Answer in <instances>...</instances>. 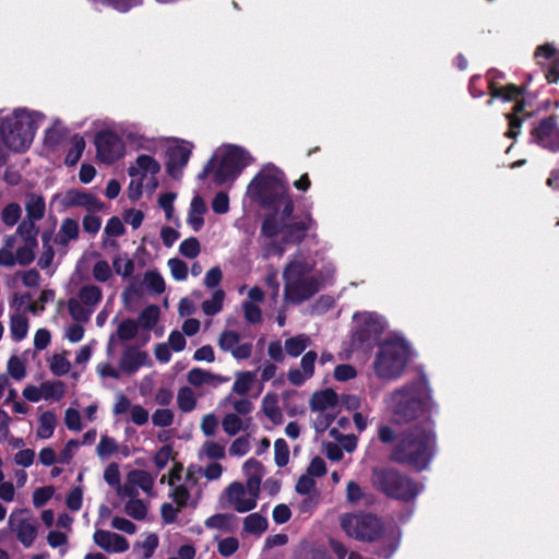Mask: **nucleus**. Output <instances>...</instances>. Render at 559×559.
<instances>
[{
    "label": "nucleus",
    "instance_id": "nucleus-1",
    "mask_svg": "<svg viewBox=\"0 0 559 559\" xmlns=\"http://www.w3.org/2000/svg\"><path fill=\"white\" fill-rule=\"evenodd\" d=\"M246 197L263 207L272 209L261 226V243L265 257H282L286 246L301 241L314 225L309 214L293 216L295 204L284 173L267 164L249 182Z\"/></svg>",
    "mask_w": 559,
    "mask_h": 559
},
{
    "label": "nucleus",
    "instance_id": "nucleus-2",
    "mask_svg": "<svg viewBox=\"0 0 559 559\" xmlns=\"http://www.w3.org/2000/svg\"><path fill=\"white\" fill-rule=\"evenodd\" d=\"M45 115L27 107L14 108L0 117V158L26 152L45 120Z\"/></svg>",
    "mask_w": 559,
    "mask_h": 559
},
{
    "label": "nucleus",
    "instance_id": "nucleus-3",
    "mask_svg": "<svg viewBox=\"0 0 559 559\" xmlns=\"http://www.w3.org/2000/svg\"><path fill=\"white\" fill-rule=\"evenodd\" d=\"M436 442L435 423L427 418L401 433L391 459L417 471L426 469L435 454Z\"/></svg>",
    "mask_w": 559,
    "mask_h": 559
},
{
    "label": "nucleus",
    "instance_id": "nucleus-4",
    "mask_svg": "<svg viewBox=\"0 0 559 559\" xmlns=\"http://www.w3.org/2000/svg\"><path fill=\"white\" fill-rule=\"evenodd\" d=\"M384 404L396 423H407L438 409L432 390L425 379H418L393 390L384 397Z\"/></svg>",
    "mask_w": 559,
    "mask_h": 559
},
{
    "label": "nucleus",
    "instance_id": "nucleus-5",
    "mask_svg": "<svg viewBox=\"0 0 559 559\" xmlns=\"http://www.w3.org/2000/svg\"><path fill=\"white\" fill-rule=\"evenodd\" d=\"M284 299L288 304H300L320 290L312 257L298 252L290 257L283 271Z\"/></svg>",
    "mask_w": 559,
    "mask_h": 559
},
{
    "label": "nucleus",
    "instance_id": "nucleus-6",
    "mask_svg": "<svg viewBox=\"0 0 559 559\" xmlns=\"http://www.w3.org/2000/svg\"><path fill=\"white\" fill-rule=\"evenodd\" d=\"M254 162L252 155L242 146L223 144L214 152L199 174V179L212 176L217 185L233 183Z\"/></svg>",
    "mask_w": 559,
    "mask_h": 559
},
{
    "label": "nucleus",
    "instance_id": "nucleus-7",
    "mask_svg": "<svg viewBox=\"0 0 559 559\" xmlns=\"http://www.w3.org/2000/svg\"><path fill=\"white\" fill-rule=\"evenodd\" d=\"M411 346L404 336L390 333L374 353L372 371L382 381H395L400 379L409 361Z\"/></svg>",
    "mask_w": 559,
    "mask_h": 559
},
{
    "label": "nucleus",
    "instance_id": "nucleus-8",
    "mask_svg": "<svg viewBox=\"0 0 559 559\" xmlns=\"http://www.w3.org/2000/svg\"><path fill=\"white\" fill-rule=\"evenodd\" d=\"M370 480L374 489L406 502L414 500L424 489L421 484L392 467H374Z\"/></svg>",
    "mask_w": 559,
    "mask_h": 559
},
{
    "label": "nucleus",
    "instance_id": "nucleus-9",
    "mask_svg": "<svg viewBox=\"0 0 559 559\" xmlns=\"http://www.w3.org/2000/svg\"><path fill=\"white\" fill-rule=\"evenodd\" d=\"M142 152L130 163L127 170L131 178L128 187V197L132 201H138L144 191L153 194L158 187L157 175L162 169V165L155 158L156 153Z\"/></svg>",
    "mask_w": 559,
    "mask_h": 559
},
{
    "label": "nucleus",
    "instance_id": "nucleus-10",
    "mask_svg": "<svg viewBox=\"0 0 559 559\" xmlns=\"http://www.w3.org/2000/svg\"><path fill=\"white\" fill-rule=\"evenodd\" d=\"M354 320V340L361 345L371 346L382 342V334L388 329V322L377 312L364 311L356 313Z\"/></svg>",
    "mask_w": 559,
    "mask_h": 559
},
{
    "label": "nucleus",
    "instance_id": "nucleus-11",
    "mask_svg": "<svg viewBox=\"0 0 559 559\" xmlns=\"http://www.w3.org/2000/svg\"><path fill=\"white\" fill-rule=\"evenodd\" d=\"M341 526L349 537L362 542L374 540L383 531L380 519L369 513L343 514Z\"/></svg>",
    "mask_w": 559,
    "mask_h": 559
},
{
    "label": "nucleus",
    "instance_id": "nucleus-12",
    "mask_svg": "<svg viewBox=\"0 0 559 559\" xmlns=\"http://www.w3.org/2000/svg\"><path fill=\"white\" fill-rule=\"evenodd\" d=\"M164 145L159 152L166 154V171L173 179H180L183 169L189 163L194 144L178 138H164Z\"/></svg>",
    "mask_w": 559,
    "mask_h": 559
},
{
    "label": "nucleus",
    "instance_id": "nucleus-13",
    "mask_svg": "<svg viewBox=\"0 0 559 559\" xmlns=\"http://www.w3.org/2000/svg\"><path fill=\"white\" fill-rule=\"evenodd\" d=\"M8 528L24 548H31L38 537L39 523L31 510L16 508L9 515Z\"/></svg>",
    "mask_w": 559,
    "mask_h": 559
},
{
    "label": "nucleus",
    "instance_id": "nucleus-14",
    "mask_svg": "<svg viewBox=\"0 0 559 559\" xmlns=\"http://www.w3.org/2000/svg\"><path fill=\"white\" fill-rule=\"evenodd\" d=\"M94 144L96 156L104 164H112L121 159L127 152L126 143L115 126L98 131L95 134Z\"/></svg>",
    "mask_w": 559,
    "mask_h": 559
},
{
    "label": "nucleus",
    "instance_id": "nucleus-15",
    "mask_svg": "<svg viewBox=\"0 0 559 559\" xmlns=\"http://www.w3.org/2000/svg\"><path fill=\"white\" fill-rule=\"evenodd\" d=\"M118 134L122 138L126 145L135 151L158 153L165 141L162 136H147L142 132L140 123L131 121H121L115 124Z\"/></svg>",
    "mask_w": 559,
    "mask_h": 559
},
{
    "label": "nucleus",
    "instance_id": "nucleus-16",
    "mask_svg": "<svg viewBox=\"0 0 559 559\" xmlns=\"http://www.w3.org/2000/svg\"><path fill=\"white\" fill-rule=\"evenodd\" d=\"M102 289L94 285H83L75 298L68 301L70 316L78 322L88 321L97 305L102 301Z\"/></svg>",
    "mask_w": 559,
    "mask_h": 559
},
{
    "label": "nucleus",
    "instance_id": "nucleus-17",
    "mask_svg": "<svg viewBox=\"0 0 559 559\" xmlns=\"http://www.w3.org/2000/svg\"><path fill=\"white\" fill-rule=\"evenodd\" d=\"M259 496L260 491L240 481H234L228 485L221 499L225 507L245 513L257 507Z\"/></svg>",
    "mask_w": 559,
    "mask_h": 559
},
{
    "label": "nucleus",
    "instance_id": "nucleus-18",
    "mask_svg": "<svg viewBox=\"0 0 559 559\" xmlns=\"http://www.w3.org/2000/svg\"><path fill=\"white\" fill-rule=\"evenodd\" d=\"M532 140L537 145L551 152L559 151V124L555 117L539 121L532 130Z\"/></svg>",
    "mask_w": 559,
    "mask_h": 559
},
{
    "label": "nucleus",
    "instance_id": "nucleus-19",
    "mask_svg": "<svg viewBox=\"0 0 559 559\" xmlns=\"http://www.w3.org/2000/svg\"><path fill=\"white\" fill-rule=\"evenodd\" d=\"M63 207H82L90 213H96L103 210V202L94 194L71 189L58 197Z\"/></svg>",
    "mask_w": 559,
    "mask_h": 559
},
{
    "label": "nucleus",
    "instance_id": "nucleus-20",
    "mask_svg": "<svg viewBox=\"0 0 559 559\" xmlns=\"http://www.w3.org/2000/svg\"><path fill=\"white\" fill-rule=\"evenodd\" d=\"M536 62L548 68L546 78L548 82L554 83L559 79V50L550 44L537 47L535 51Z\"/></svg>",
    "mask_w": 559,
    "mask_h": 559
},
{
    "label": "nucleus",
    "instance_id": "nucleus-21",
    "mask_svg": "<svg viewBox=\"0 0 559 559\" xmlns=\"http://www.w3.org/2000/svg\"><path fill=\"white\" fill-rule=\"evenodd\" d=\"M94 543L109 554H122L129 549V542L123 536L97 528L93 535Z\"/></svg>",
    "mask_w": 559,
    "mask_h": 559
},
{
    "label": "nucleus",
    "instance_id": "nucleus-22",
    "mask_svg": "<svg viewBox=\"0 0 559 559\" xmlns=\"http://www.w3.org/2000/svg\"><path fill=\"white\" fill-rule=\"evenodd\" d=\"M222 350L230 352L236 359H246L251 355L252 345L250 343H239V335L234 331H224L218 340Z\"/></svg>",
    "mask_w": 559,
    "mask_h": 559
},
{
    "label": "nucleus",
    "instance_id": "nucleus-23",
    "mask_svg": "<svg viewBox=\"0 0 559 559\" xmlns=\"http://www.w3.org/2000/svg\"><path fill=\"white\" fill-rule=\"evenodd\" d=\"M310 409L311 412H338L337 394L331 389L316 392L310 399Z\"/></svg>",
    "mask_w": 559,
    "mask_h": 559
},
{
    "label": "nucleus",
    "instance_id": "nucleus-24",
    "mask_svg": "<svg viewBox=\"0 0 559 559\" xmlns=\"http://www.w3.org/2000/svg\"><path fill=\"white\" fill-rule=\"evenodd\" d=\"M148 360L146 353L129 347L123 352L120 358V367L122 372L131 374L138 371L141 367L147 365Z\"/></svg>",
    "mask_w": 559,
    "mask_h": 559
},
{
    "label": "nucleus",
    "instance_id": "nucleus-25",
    "mask_svg": "<svg viewBox=\"0 0 559 559\" xmlns=\"http://www.w3.org/2000/svg\"><path fill=\"white\" fill-rule=\"evenodd\" d=\"M188 382L197 388L209 385L216 388L228 381L227 378L212 373L201 368H193L187 374Z\"/></svg>",
    "mask_w": 559,
    "mask_h": 559
},
{
    "label": "nucleus",
    "instance_id": "nucleus-26",
    "mask_svg": "<svg viewBox=\"0 0 559 559\" xmlns=\"http://www.w3.org/2000/svg\"><path fill=\"white\" fill-rule=\"evenodd\" d=\"M242 471L246 476L245 485L260 491L261 481L264 477V467L261 462L251 457L243 463Z\"/></svg>",
    "mask_w": 559,
    "mask_h": 559
},
{
    "label": "nucleus",
    "instance_id": "nucleus-27",
    "mask_svg": "<svg viewBox=\"0 0 559 559\" xmlns=\"http://www.w3.org/2000/svg\"><path fill=\"white\" fill-rule=\"evenodd\" d=\"M261 411L274 425H281L284 421L283 412L278 405V395L275 392H267L263 396Z\"/></svg>",
    "mask_w": 559,
    "mask_h": 559
},
{
    "label": "nucleus",
    "instance_id": "nucleus-28",
    "mask_svg": "<svg viewBox=\"0 0 559 559\" xmlns=\"http://www.w3.org/2000/svg\"><path fill=\"white\" fill-rule=\"evenodd\" d=\"M205 213L206 204L204 200L199 194L194 195L191 200L187 217V223L189 224L193 231H199L203 227V216Z\"/></svg>",
    "mask_w": 559,
    "mask_h": 559
},
{
    "label": "nucleus",
    "instance_id": "nucleus-29",
    "mask_svg": "<svg viewBox=\"0 0 559 559\" xmlns=\"http://www.w3.org/2000/svg\"><path fill=\"white\" fill-rule=\"evenodd\" d=\"M67 128L59 118H53L49 128L45 131L44 143L51 148L57 147L66 138Z\"/></svg>",
    "mask_w": 559,
    "mask_h": 559
},
{
    "label": "nucleus",
    "instance_id": "nucleus-30",
    "mask_svg": "<svg viewBox=\"0 0 559 559\" xmlns=\"http://www.w3.org/2000/svg\"><path fill=\"white\" fill-rule=\"evenodd\" d=\"M28 319L22 312H14L10 316V335L14 342H21L28 333Z\"/></svg>",
    "mask_w": 559,
    "mask_h": 559
},
{
    "label": "nucleus",
    "instance_id": "nucleus-31",
    "mask_svg": "<svg viewBox=\"0 0 559 559\" xmlns=\"http://www.w3.org/2000/svg\"><path fill=\"white\" fill-rule=\"evenodd\" d=\"M250 423L251 418L243 420L237 414L228 413L224 416L222 420V427L226 435L233 437L240 431H246Z\"/></svg>",
    "mask_w": 559,
    "mask_h": 559
},
{
    "label": "nucleus",
    "instance_id": "nucleus-32",
    "mask_svg": "<svg viewBox=\"0 0 559 559\" xmlns=\"http://www.w3.org/2000/svg\"><path fill=\"white\" fill-rule=\"evenodd\" d=\"M57 426V416L51 411L41 413L38 417V427L36 436L39 439H49L52 437Z\"/></svg>",
    "mask_w": 559,
    "mask_h": 559
},
{
    "label": "nucleus",
    "instance_id": "nucleus-33",
    "mask_svg": "<svg viewBox=\"0 0 559 559\" xmlns=\"http://www.w3.org/2000/svg\"><path fill=\"white\" fill-rule=\"evenodd\" d=\"M143 286L148 294L160 295L166 289L164 277L156 270H148L143 276Z\"/></svg>",
    "mask_w": 559,
    "mask_h": 559
},
{
    "label": "nucleus",
    "instance_id": "nucleus-34",
    "mask_svg": "<svg viewBox=\"0 0 559 559\" xmlns=\"http://www.w3.org/2000/svg\"><path fill=\"white\" fill-rule=\"evenodd\" d=\"M93 278L102 284L112 285L115 281L114 271L111 265L104 259H98L92 266Z\"/></svg>",
    "mask_w": 559,
    "mask_h": 559
},
{
    "label": "nucleus",
    "instance_id": "nucleus-35",
    "mask_svg": "<svg viewBox=\"0 0 559 559\" xmlns=\"http://www.w3.org/2000/svg\"><path fill=\"white\" fill-rule=\"evenodd\" d=\"M254 383L255 372L240 371L235 374V381L231 391L235 394L245 395L252 390Z\"/></svg>",
    "mask_w": 559,
    "mask_h": 559
},
{
    "label": "nucleus",
    "instance_id": "nucleus-36",
    "mask_svg": "<svg viewBox=\"0 0 559 559\" xmlns=\"http://www.w3.org/2000/svg\"><path fill=\"white\" fill-rule=\"evenodd\" d=\"M311 344V338L307 334H298L288 337L284 343V350L292 357H298Z\"/></svg>",
    "mask_w": 559,
    "mask_h": 559
},
{
    "label": "nucleus",
    "instance_id": "nucleus-37",
    "mask_svg": "<svg viewBox=\"0 0 559 559\" xmlns=\"http://www.w3.org/2000/svg\"><path fill=\"white\" fill-rule=\"evenodd\" d=\"M79 223L73 218L62 221L60 229L56 236V241L60 245H67L79 237Z\"/></svg>",
    "mask_w": 559,
    "mask_h": 559
},
{
    "label": "nucleus",
    "instance_id": "nucleus-38",
    "mask_svg": "<svg viewBox=\"0 0 559 559\" xmlns=\"http://www.w3.org/2000/svg\"><path fill=\"white\" fill-rule=\"evenodd\" d=\"M68 356L69 352L63 350L62 353L53 354L48 359L49 369L55 376L61 377L70 372L72 365Z\"/></svg>",
    "mask_w": 559,
    "mask_h": 559
},
{
    "label": "nucleus",
    "instance_id": "nucleus-39",
    "mask_svg": "<svg viewBox=\"0 0 559 559\" xmlns=\"http://www.w3.org/2000/svg\"><path fill=\"white\" fill-rule=\"evenodd\" d=\"M267 528V520L262 514L255 512L243 519V531L251 535H261Z\"/></svg>",
    "mask_w": 559,
    "mask_h": 559
},
{
    "label": "nucleus",
    "instance_id": "nucleus-40",
    "mask_svg": "<svg viewBox=\"0 0 559 559\" xmlns=\"http://www.w3.org/2000/svg\"><path fill=\"white\" fill-rule=\"evenodd\" d=\"M85 140L83 139V136L76 134L74 136H72L71 141H70V147L67 152V155H66V158H64V163L66 165L68 166H74L78 164V162L80 160V158L82 157V154L85 150Z\"/></svg>",
    "mask_w": 559,
    "mask_h": 559
},
{
    "label": "nucleus",
    "instance_id": "nucleus-41",
    "mask_svg": "<svg viewBox=\"0 0 559 559\" xmlns=\"http://www.w3.org/2000/svg\"><path fill=\"white\" fill-rule=\"evenodd\" d=\"M17 243L16 237H7L4 245L0 248V265L5 267H12L17 264L14 249Z\"/></svg>",
    "mask_w": 559,
    "mask_h": 559
},
{
    "label": "nucleus",
    "instance_id": "nucleus-42",
    "mask_svg": "<svg viewBox=\"0 0 559 559\" xmlns=\"http://www.w3.org/2000/svg\"><path fill=\"white\" fill-rule=\"evenodd\" d=\"M104 479L109 486L117 489L118 495H120V496L131 495V491H129L128 486H126L124 488L120 487V471H119L118 464L110 463L105 468Z\"/></svg>",
    "mask_w": 559,
    "mask_h": 559
},
{
    "label": "nucleus",
    "instance_id": "nucleus-43",
    "mask_svg": "<svg viewBox=\"0 0 559 559\" xmlns=\"http://www.w3.org/2000/svg\"><path fill=\"white\" fill-rule=\"evenodd\" d=\"M43 399L45 401H60L66 392L64 384L61 381H45L40 384Z\"/></svg>",
    "mask_w": 559,
    "mask_h": 559
},
{
    "label": "nucleus",
    "instance_id": "nucleus-44",
    "mask_svg": "<svg viewBox=\"0 0 559 559\" xmlns=\"http://www.w3.org/2000/svg\"><path fill=\"white\" fill-rule=\"evenodd\" d=\"M225 455V445L213 440L205 441L199 451L201 460H222Z\"/></svg>",
    "mask_w": 559,
    "mask_h": 559
},
{
    "label": "nucleus",
    "instance_id": "nucleus-45",
    "mask_svg": "<svg viewBox=\"0 0 559 559\" xmlns=\"http://www.w3.org/2000/svg\"><path fill=\"white\" fill-rule=\"evenodd\" d=\"M114 275H120L124 278L130 277L134 272V262L127 254H118L112 259Z\"/></svg>",
    "mask_w": 559,
    "mask_h": 559
},
{
    "label": "nucleus",
    "instance_id": "nucleus-46",
    "mask_svg": "<svg viewBox=\"0 0 559 559\" xmlns=\"http://www.w3.org/2000/svg\"><path fill=\"white\" fill-rule=\"evenodd\" d=\"M225 293L223 289H216L210 299L202 302V311L205 316L212 317L217 314L223 309Z\"/></svg>",
    "mask_w": 559,
    "mask_h": 559
},
{
    "label": "nucleus",
    "instance_id": "nucleus-47",
    "mask_svg": "<svg viewBox=\"0 0 559 559\" xmlns=\"http://www.w3.org/2000/svg\"><path fill=\"white\" fill-rule=\"evenodd\" d=\"M524 108V102L518 100L516 105L514 106V111L512 114L507 115V118L509 120V130L506 133L507 136L515 138L520 133Z\"/></svg>",
    "mask_w": 559,
    "mask_h": 559
},
{
    "label": "nucleus",
    "instance_id": "nucleus-48",
    "mask_svg": "<svg viewBox=\"0 0 559 559\" xmlns=\"http://www.w3.org/2000/svg\"><path fill=\"white\" fill-rule=\"evenodd\" d=\"M26 213L29 221H39L45 214V201L40 195L32 194L26 202Z\"/></svg>",
    "mask_w": 559,
    "mask_h": 559
},
{
    "label": "nucleus",
    "instance_id": "nucleus-49",
    "mask_svg": "<svg viewBox=\"0 0 559 559\" xmlns=\"http://www.w3.org/2000/svg\"><path fill=\"white\" fill-rule=\"evenodd\" d=\"M120 451V445L112 437L102 435L99 443L96 447V454L99 459L104 460Z\"/></svg>",
    "mask_w": 559,
    "mask_h": 559
},
{
    "label": "nucleus",
    "instance_id": "nucleus-50",
    "mask_svg": "<svg viewBox=\"0 0 559 559\" xmlns=\"http://www.w3.org/2000/svg\"><path fill=\"white\" fill-rule=\"evenodd\" d=\"M37 242H17L14 249L17 264L27 265L35 258V248Z\"/></svg>",
    "mask_w": 559,
    "mask_h": 559
},
{
    "label": "nucleus",
    "instance_id": "nucleus-51",
    "mask_svg": "<svg viewBox=\"0 0 559 559\" xmlns=\"http://www.w3.org/2000/svg\"><path fill=\"white\" fill-rule=\"evenodd\" d=\"M38 229L33 221H23L16 230L17 242H37Z\"/></svg>",
    "mask_w": 559,
    "mask_h": 559
},
{
    "label": "nucleus",
    "instance_id": "nucleus-52",
    "mask_svg": "<svg viewBox=\"0 0 559 559\" xmlns=\"http://www.w3.org/2000/svg\"><path fill=\"white\" fill-rule=\"evenodd\" d=\"M177 404L185 413L193 411L197 404L194 392L188 386L181 388L177 394Z\"/></svg>",
    "mask_w": 559,
    "mask_h": 559
},
{
    "label": "nucleus",
    "instance_id": "nucleus-53",
    "mask_svg": "<svg viewBox=\"0 0 559 559\" xmlns=\"http://www.w3.org/2000/svg\"><path fill=\"white\" fill-rule=\"evenodd\" d=\"M68 539V533L59 530H51L47 534V544L53 549L58 548L61 556L67 552Z\"/></svg>",
    "mask_w": 559,
    "mask_h": 559
},
{
    "label": "nucleus",
    "instance_id": "nucleus-54",
    "mask_svg": "<svg viewBox=\"0 0 559 559\" xmlns=\"http://www.w3.org/2000/svg\"><path fill=\"white\" fill-rule=\"evenodd\" d=\"M312 426L317 432L325 431L336 418L338 412H313Z\"/></svg>",
    "mask_w": 559,
    "mask_h": 559
},
{
    "label": "nucleus",
    "instance_id": "nucleus-55",
    "mask_svg": "<svg viewBox=\"0 0 559 559\" xmlns=\"http://www.w3.org/2000/svg\"><path fill=\"white\" fill-rule=\"evenodd\" d=\"M167 266L175 281L182 282L188 277V265L178 258H171L167 261Z\"/></svg>",
    "mask_w": 559,
    "mask_h": 559
},
{
    "label": "nucleus",
    "instance_id": "nucleus-56",
    "mask_svg": "<svg viewBox=\"0 0 559 559\" xmlns=\"http://www.w3.org/2000/svg\"><path fill=\"white\" fill-rule=\"evenodd\" d=\"M64 425L70 431L79 432L83 429L82 416L74 407H69L64 412Z\"/></svg>",
    "mask_w": 559,
    "mask_h": 559
},
{
    "label": "nucleus",
    "instance_id": "nucleus-57",
    "mask_svg": "<svg viewBox=\"0 0 559 559\" xmlns=\"http://www.w3.org/2000/svg\"><path fill=\"white\" fill-rule=\"evenodd\" d=\"M274 460L277 466L284 467L289 461V448L287 442L280 438L274 442Z\"/></svg>",
    "mask_w": 559,
    "mask_h": 559
},
{
    "label": "nucleus",
    "instance_id": "nucleus-58",
    "mask_svg": "<svg viewBox=\"0 0 559 559\" xmlns=\"http://www.w3.org/2000/svg\"><path fill=\"white\" fill-rule=\"evenodd\" d=\"M159 308L157 306L146 307L139 317V324L144 329H152L158 320Z\"/></svg>",
    "mask_w": 559,
    "mask_h": 559
},
{
    "label": "nucleus",
    "instance_id": "nucleus-59",
    "mask_svg": "<svg viewBox=\"0 0 559 559\" xmlns=\"http://www.w3.org/2000/svg\"><path fill=\"white\" fill-rule=\"evenodd\" d=\"M179 252L185 258L195 259L201 252V246L195 237L185 239L179 246Z\"/></svg>",
    "mask_w": 559,
    "mask_h": 559
},
{
    "label": "nucleus",
    "instance_id": "nucleus-60",
    "mask_svg": "<svg viewBox=\"0 0 559 559\" xmlns=\"http://www.w3.org/2000/svg\"><path fill=\"white\" fill-rule=\"evenodd\" d=\"M8 373L17 381H21L26 376L25 365L17 356H12L8 361Z\"/></svg>",
    "mask_w": 559,
    "mask_h": 559
},
{
    "label": "nucleus",
    "instance_id": "nucleus-61",
    "mask_svg": "<svg viewBox=\"0 0 559 559\" xmlns=\"http://www.w3.org/2000/svg\"><path fill=\"white\" fill-rule=\"evenodd\" d=\"M138 333V324L133 320L122 321L118 329L116 336L121 341L132 340Z\"/></svg>",
    "mask_w": 559,
    "mask_h": 559
},
{
    "label": "nucleus",
    "instance_id": "nucleus-62",
    "mask_svg": "<svg viewBox=\"0 0 559 559\" xmlns=\"http://www.w3.org/2000/svg\"><path fill=\"white\" fill-rule=\"evenodd\" d=\"M126 513L135 519V520H142L146 516V507L145 504L138 499H131L126 503L124 507Z\"/></svg>",
    "mask_w": 559,
    "mask_h": 559
},
{
    "label": "nucleus",
    "instance_id": "nucleus-63",
    "mask_svg": "<svg viewBox=\"0 0 559 559\" xmlns=\"http://www.w3.org/2000/svg\"><path fill=\"white\" fill-rule=\"evenodd\" d=\"M96 373L102 379H119L122 370L121 367H115L110 361H102L96 366Z\"/></svg>",
    "mask_w": 559,
    "mask_h": 559
},
{
    "label": "nucleus",
    "instance_id": "nucleus-64",
    "mask_svg": "<svg viewBox=\"0 0 559 559\" xmlns=\"http://www.w3.org/2000/svg\"><path fill=\"white\" fill-rule=\"evenodd\" d=\"M55 489L50 486L39 487L33 491L32 500L35 508L45 506L53 496Z\"/></svg>",
    "mask_w": 559,
    "mask_h": 559
}]
</instances>
